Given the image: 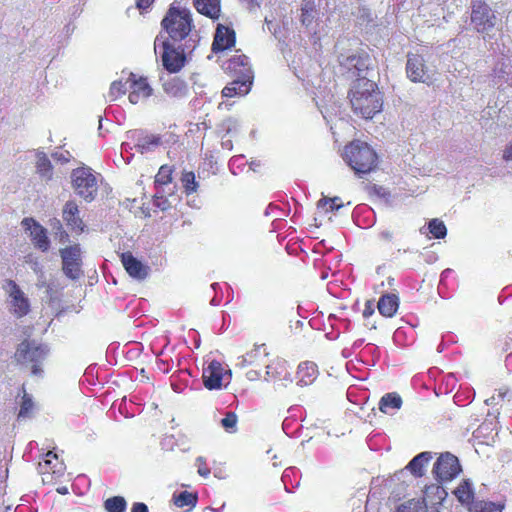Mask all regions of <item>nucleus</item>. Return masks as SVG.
I'll return each instance as SVG.
<instances>
[{
	"instance_id": "obj_1",
	"label": "nucleus",
	"mask_w": 512,
	"mask_h": 512,
	"mask_svg": "<svg viewBox=\"0 0 512 512\" xmlns=\"http://www.w3.org/2000/svg\"><path fill=\"white\" fill-rule=\"evenodd\" d=\"M350 103L355 114L371 119L381 111L383 100L375 82L362 77L354 82L350 90Z\"/></svg>"
},
{
	"instance_id": "obj_2",
	"label": "nucleus",
	"mask_w": 512,
	"mask_h": 512,
	"mask_svg": "<svg viewBox=\"0 0 512 512\" xmlns=\"http://www.w3.org/2000/svg\"><path fill=\"white\" fill-rule=\"evenodd\" d=\"M343 159L358 175L371 172L377 165L376 152L366 142L359 140L345 147Z\"/></svg>"
},
{
	"instance_id": "obj_3",
	"label": "nucleus",
	"mask_w": 512,
	"mask_h": 512,
	"mask_svg": "<svg viewBox=\"0 0 512 512\" xmlns=\"http://www.w3.org/2000/svg\"><path fill=\"white\" fill-rule=\"evenodd\" d=\"M161 25L171 40L182 41L190 35L193 28L192 14L189 9L172 5Z\"/></svg>"
},
{
	"instance_id": "obj_4",
	"label": "nucleus",
	"mask_w": 512,
	"mask_h": 512,
	"mask_svg": "<svg viewBox=\"0 0 512 512\" xmlns=\"http://www.w3.org/2000/svg\"><path fill=\"white\" fill-rule=\"evenodd\" d=\"M195 47V41L191 38L185 44V47L179 50V48H175L171 45L168 38H163L160 34L156 37L154 41V50L157 52L158 50H162L161 52V60L164 68L170 73H177L180 71L185 64V51L193 50Z\"/></svg>"
},
{
	"instance_id": "obj_5",
	"label": "nucleus",
	"mask_w": 512,
	"mask_h": 512,
	"mask_svg": "<svg viewBox=\"0 0 512 512\" xmlns=\"http://www.w3.org/2000/svg\"><path fill=\"white\" fill-rule=\"evenodd\" d=\"M2 289L5 294V306L10 315L21 319L30 313V298L14 280H5Z\"/></svg>"
},
{
	"instance_id": "obj_6",
	"label": "nucleus",
	"mask_w": 512,
	"mask_h": 512,
	"mask_svg": "<svg viewBox=\"0 0 512 512\" xmlns=\"http://www.w3.org/2000/svg\"><path fill=\"white\" fill-rule=\"evenodd\" d=\"M72 187L75 193L87 202L95 199L98 191L97 177L90 167L76 168L71 173Z\"/></svg>"
},
{
	"instance_id": "obj_7",
	"label": "nucleus",
	"mask_w": 512,
	"mask_h": 512,
	"mask_svg": "<svg viewBox=\"0 0 512 512\" xmlns=\"http://www.w3.org/2000/svg\"><path fill=\"white\" fill-rule=\"evenodd\" d=\"M48 350L46 346L37 344L34 341H23L18 345L15 352V359L22 364H31L32 374L40 376L42 369L41 363L45 359Z\"/></svg>"
},
{
	"instance_id": "obj_8",
	"label": "nucleus",
	"mask_w": 512,
	"mask_h": 512,
	"mask_svg": "<svg viewBox=\"0 0 512 512\" xmlns=\"http://www.w3.org/2000/svg\"><path fill=\"white\" fill-rule=\"evenodd\" d=\"M497 16L491 7L483 1H474L471 7V23L480 34H489L497 23Z\"/></svg>"
},
{
	"instance_id": "obj_9",
	"label": "nucleus",
	"mask_w": 512,
	"mask_h": 512,
	"mask_svg": "<svg viewBox=\"0 0 512 512\" xmlns=\"http://www.w3.org/2000/svg\"><path fill=\"white\" fill-rule=\"evenodd\" d=\"M63 273L72 280H77L82 275L81 248L78 244L60 249Z\"/></svg>"
},
{
	"instance_id": "obj_10",
	"label": "nucleus",
	"mask_w": 512,
	"mask_h": 512,
	"mask_svg": "<svg viewBox=\"0 0 512 512\" xmlns=\"http://www.w3.org/2000/svg\"><path fill=\"white\" fill-rule=\"evenodd\" d=\"M460 470L457 457L450 453H444L436 461L433 473L439 481H449L456 477Z\"/></svg>"
},
{
	"instance_id": "obj_11",
	"label": "nucleus",
	"mask_w": 512,
	"mask_h": 512,
	"mask_svg": "<svg viewBox=\"0 0 512 512\" xmlns=\"http://www.w3.org/2000/svg\"><path fill=\"white\" fill-rule=\"evenodd\" d=\"M225 72L242 79H253L254 74L249 59L244 54H236L223 64Z\"/></svg>"
},
{
	"instance_id": "obj_12",
	"label": "nucleus",
	"mask_w": 512,
	"mask_h": 512,
	"mask_svg": "<svg viewBox=\"0 0 512 512\" xmlns=\"http://www.w3.org/2000/svg\"><path fill=\"white\" fill-rule=\"evenodd\" d=\"M266 371L264 380L267 382H281L282 386L292 382L291 374L288 370L287 362L283 359L276 358L265 365Z\"/></svg>"
},
{
	"instance_id": "obj_13",
	"label": "nucleus",
	"mask_w": 512,
	"mask_h": 512,
	"mask_svg": "<svg viewBox=\"0 0 512 512\" xmlns=\"http://www.w3.org/2000/svg\"><path fill=\"white\" fill-rule=\"evenodd\" d=\"M25 231L29 232L33 244L42 252L50 248V240L47 236V230L33 218H24L21 222Z\"/></svg>"
},
{
	"instance_id": "obj_14",
	"label": "nucleus",
	"mask_w": 512,
	"mask_h": 512,
	"mask_svg": "<svg viewBox=\"0 0 512 512\" xmlns=\"http://www.w3.org/2000/svg\"><path fill=\"white\" fill-rule=\"evenodd\" d=\"M127 138L135 142L134 147L141 154L154 151L162 143L160 136L148 134L142 130L129 131Z\"/></svg>"
},
{
	"instance_id": "obj_15",
	"label": "nucleus",
	"mask_w": 512,
	"mask_h": 512,
	"mask_svg": "<svg viewBox=\"0 0 512 512\" xmlns=\"http://www.w3.org/2000/svg\"><path fill=\"white\" fill-rule=\"evenodd\" d=\"M406 73L412 82L428 83L430 80L425 60L418 54H409L407 56Z\"/></svg>"
},
{
	"instance_id": "obj_16",
	"label": "nucleus",
	"mask_w": 512,
	"mask_h": 512,
	"mask_svg": "<svg viewBox=\"0 0 512 512\" xmlns=\"http://www.w3.org/2000/svg\"><path fill=\"white\" fill-rule=\"evenodd\" d=\"M129 81L131 91L129 93L128 99L131 104H138L142 100H145L151 96L152 88L148 84L146 78H136L135 74L130 73Z\"/></svg>"
},
{
	"instance_id": "obj_17",
	"label": "nucleus",
	"mask_w": 512,
	"mask_h": 512,
	"mask_svg": "<svg viewBox=\"0 0 512 512\" xmlns=\"http://www.w3.org/2000/svg\"><path fill=\"white\" fill-rule=\"evenodd\" d=\"M121 262L129 276L136 280H144L149 275V266L143 264L130 252L122 253Z\"/></svg>"
},
{
	"instance_id": "obj_18",
	"label": "nucleus",
	"mask_w": 512,
	"mask_h": 512,
	"mask_svg": "<svg viewBox=\"0 0 512 512\" xmlns=\"http://www.w3.org/2000/svg\"><path fill=\"white\" fill-rule=\"evenodd\" d=\"M225 373H227V371L224 370L220 362L215 360L211 361L208 367L203 370L202 378L204 386L209 390L220 389Z\"/></svg>"
},
{
	"instance_id": "obj_19",
	"label": "nucleus",
	"mask_w": 512,
	"mask_h": 512,
	"mask_svg": "<svg viewBox=\"0 0 512 512\" xmlns=\"http://www.w3.org/2000/svg\"><path fill=\"white\" fill-rule=\"evenodd\" d=\"M235 44V32L233 29L226 27L222 24L217 26L214 41L212 44V50L214 52L224 51L233 47Z\"/></svg>"
},
{
	"instance_id": "obj_20",
	"label": "nucleus",
	"mask_w": 512,
	"mask_h": 512,
	"mask_svg": "<svg viewBox=\"0 0 512 512\" xmlns=\"http://www.w3.org/2000/svg\"><path fill=\"white\" fill-rule=\"evenodd\" d=\"M63 219L73 231L82 232L84 223L79 217V209L74 201H68L63 207Z\"/></svg>"
},
{
	"instance_id": "obj_21",
	"label": "nucleus",
	"mask_w": 512,
	"mask_h": 512,
	"mask_svg": "<svg viewBox=\"0 0 512 512\" xmlns=\"http://www.w3.org/2000/svg\"><path fill=\"white\" fill-rule=\"evenodd\" d=\"M268 356L267 348L264 344L256 345L252 350L238 358L237 366L244 368L249 365L262 363L264 358Z\"/></svg>"
},
{
	"instance_id": "obj_22",
	"label": "nucleus",
	"mask_w": 512,
	"mask_h": 512,
	"mask_svg": "<svg viewBox=\"0 0 512 512\" xmlns=\"http://www.w3.org/2000/svg\"><path fill=\"white\" fill-rule=\"evenodd\" d=\"M253 79L235 78L222 90L224 97L245 96L249 93Z\"/></svg>"
},
{
	"instance_id": "obj_23",
	"label": "nucleus",
	"mask_w": 512,
	"mask_h": 512,
	"mask_svg": "<svg viewBox=\"0 0 512 512\" xmlns=\"http://www.w3.org/2000/svg\"><path fill=\"white\" fill-rule=\"evenodd\" d=\"M318 376L317 365L313 362H303L299 364L297 370V384L307 386L312 384Z\"/></svg>"
},
{
	"instance_id": "obj_24",
	"label": "nucleus",
	"mask_w": 512,
	"mask_h": 512,
	"mask_svg": "<svg viewBox=\"0 0 512 512\" xmlns=\"http://www.w3.org/2000/svg\"><path fill=\"white\" fill-rule=\"evenodd\" d=\"M378 310L385 317H393L399 307V298L395 294H385L378 301Z\"/></svg>"
},
{
	"instance_id": "obj_25",
	"label": "nucleus",
	"mask_w": 512,
	"mask_h": 512,
	"mask_svg": "<svg viewBox=\"0 0 512 512\" xmlns=\"http://www.w3.org/2000/svg\"><path fill=\"white\" fill-rule=\"evenodd\" d=\"M196 10L211 19L220 15V0H193Z\"/></svg>"
},
{
	"instance_id": "obj_26",
	"label": "nucleus",
	"mask_w": 512,
	"mask_h": 512,
	"mask_svg": "<svg viewBox=\"0 0 512 512\" xmlns=\"http://www.w3.org/2000/svg\"><path fill=\"white\" fill-rule=\"evenodd\" d=\"M163 90L167 95L171 97L183 98L188 93V86L183 80L174 77L164 82Z\"/></svg>"
},
{
	"instance_id": "obj_27",
	"label": "nucleus",
	"mask_w": 512,
	"mask_h": 512,
	"mask_svg": "<svg viewBox=\"0 0 512 512\" xmlns=\"http://www.w3.org/2000/svg\"><path fill=\"white\" fill-rule=\"evenodd\" d=\"M432 459L431 452H422L415 456L406 466L414 476L421 477L424 475V467Z\"/></svg>"
},
{
	"instance_id": "obj_28",
	"label": "nucleus",
	"mask_w": 512,
	"mask_h": 512,
	"mask_svg": "<svg viewBox=\"0 0 512 512\" xmlns=\"http://www.w3.org/2000/svg\"><path fill=\"white\" fill-rule=\"evenodd\" d=\"M402 405V399L397 393L384 395L379 402V409L385 414H394Z\"/></svg>"
},
{
	"instance_id": "obj_29",
	"label": "nucleus",
	"mask_w": 512,
	"mask_h": 512,
	"mask_svg": "<svg viewBox=\"0 0 512 512\" xmlns=\"http://www.w3.org/2000/svg\"><path fill=\"white\" fill-rule=\"evenodd\" d=\"M36 170L41 179L49 181L53 177V166L44 152L36 154Z\"/></svg>"
},
{
	"instance_id": "obj_30",
	"label": "nucleus",
	"mask_w": 512,
	"mask_h": 512,
	"mask_svg": "<svg viewBox=\"0 0 512 512\" xmlns=\"http://www.w3.org/2000/svg\"><path fill=\"white\" fill-rule=\"evenodd\" d=\"M300 21L306 28L310 27L317 15L316 4L314 0H303L300 8Z\"/></svg>"
},
{
	"instance_id": "obj_31",
	"label": "nucleus",
	"mask_w": 512,
	"mask_h": 512,
	"mask_svg": "<svg viewBox=\"0 0 512 512\" xmlns=\"http://www.w3.org/2000/svg\"><path fill=\"white\" fill-rule=\"evenodd\" d=\"M455 496L464 505H470L474 499L472 484L465 480L455 490Z\"/></svg>"
},
{
	"instance_id": "obj_32",
	"label": "nucleus",
	"mask_w": 512,
	"mask_h": 512,
	"mask_svg": "<svg viewBox=\"0 0 512 512\" xmlns=\"http://www.w3.org/2000/svg\"><path fill=\"white\" fill-rule=\"evenodd\" d=\"M395 512H427L423 500L411 499L400 504Z\"/></svg>"
},
{
	"instance_id": "obj_33",
	"label": "nucleus",
	"mask_w": 512,
	"mask_h": 512,
	"mask_svg": "<svg viewBox=\"0 0 512 512\" xmlns=\"http://www.w3.org/2000/svg\"><path fill=\"white\" fill-rule=\"evenodd\" d=\"M104 507L107 512H125L127 503L124 497L114 496L104 502Z\"/></svg>"
},
{
	"instance_id": "obj_34",
	"label": "nucleus",
	"mask_w": 512,
	"mask_h": 512,
	"mask_svg": "<svg viewBox=\"0 0 512 512\" xmlns=\"http://www.w3.org/2000/svg\"><path fill=\"white\" fill-rule=\"evenodd\" d=\"M172 170L169 166L163 165L160 167L156 177L155 185L157 189H164V186L171 182Z\"/></svg>"
},
{
	"instance_id": "obj_35",
	"label": "nucleus",
	"mask_w": 512,
	"mask_h": 512,
	"mask_svg": "<svg viewBox=\"0 0 512 512\" xmlns=\"http://www.w3.org/2000/svg\"><path fill=\"white\" fill-rule=\"evenodd\" d=\"M429 232L436 239L444 238L447 234V229L443 221L439 219H432L428 223Z\"/></svg>"
},
{
	"instance_id": "obj_36",
	"label": "nucleus",
	"mask_w": 512,
	"mask_h": 512,
	"mask_svg": "<svg viewBox=\"0 0 512 512\" xmlns=\"http://www.w3.org/2000/svg\"><path fill=\"white\" fill-rule=\"evenodd\" d=\"M355 60L357 61V66L354 72L359 78L366 77L367 71L371 65V59L367 54H363L358 55V58Z\"/></svg>"
},
{
	"instance_id": "obj_37",
	"label": "nucleus",
	"mask_w": 512,
	"mask_h": 512,
	"mask_svg": "<svg viewBox=\"0 0 512 512\" xmlns=\"http://www.w3.org/2000/svg\"><path fill=\"white\" fill-rule=\"evenodd\" d=\"M33 407L34 403L32 401L31 396L28 395L27 393H24L20 405V410L18 413V418H29L31 416Z\"/></svg>"
},
{
	"instance_id": "obj_38",
	"label": "nucleus",
	"mask_w": 512,
	"mask_h": 512,
	"mask_svg": "<svg viewBox=\"0 0 512 512\" xmlns=\"http://www.w3.org/2000/svg\"><path fill=\"white\" fill-rule=\"evenodd\" d=\"M181 181L187 194L196 192L198 183L196 182L195 174L193 172L183 173Z\"/></svg>"
},
{
	"instance_id": "obj_39",
	"label": "nucleus",
	"mask_w": 512,
	"mask_h": 512,
	"mask_svg": "<svg viewBox=\"0 0 512 512\" xmlns=\"http://www.w3.org/2000/svg\"><path fill=\"white\" fill-rule=\"evenodd\" d=\"M127 91L125 84L122 81H114L110 85L108 92L109 101H115L120 96L124 95Z\"/></svg>"
},
{
	"instance_id": "obj_40",
	"label": "nucleus",
	"mask_w": 512,
	"mask_h": 512,
	"mask_svg": "<svg viewBox=\"0 0 512 512\" xmlns=\"http://www.w3.org/2000/svg\"><path fill=\"white\" fill-rule=\"evenodd\" d=\"M164 189H157L154 195V205L162 211H166L172 207L171 201L165 197Z\"/></svg>"
},
{
	"instance_id": "obj_41",
	"label": "nucleus",
	"mask_w": 512,
	"mask_h": 512,
	"mask_svg": "<svg viewBox=\"0 0 512 512\" xmlns=\"http://www.w3.org/2000/svg\"><path fill=\"white\" fill-rule=\"evenodd\" d=\"M328 204H329V208L326 209V212L329 210L337 211L343 206V203L341 202L339 197H334V198L323 197L318 201L317 207L319 209L325 208Z\"/></svg>"
},
{
	"instance_id": "obj_42",
	"label": "nucleus",
	"mask_w": 512,
	"mask_h": 512,
	"mask_svg": "<svg viewBox=\"0 0 512 512\" xmlns=\"http://www.w3.org/2000/svg\"><path fill=\"white\" fill-rule=\"evenodd\" d=\"M237 415L234 412H228L221 420L222 427L229 433L236 431Z\"/></svg>"
},
{
	"instance_id": "obj_43",
	"label": "nucleus",
	"mask_w": 512,
	"mask_h": 512,
	"mask_svg": "<svg viewBox=\"0 0 512 512\" xmlns=\"http://www.w3.org/2000/svg\"><path fill=\"white\" fill-rule=\"evenodd\" d=\"M196 496L187 491L181 492L176 498V505L179 507L193 506L196 503Z\"/></svg>"
},
{
	"instance_id": "obj_44",
	"label": "nucleus",
	"mask_w": 512,
	"mask_h": 512,
	"mask_svg": "<svg viewBox=\"0 0 512 512\" xmlns=\"http://www.w3.org/2000/svg\"><path fill=\"white\" fill-rule=\"evenodd\" d=\"M358 58V55L352 54V55H344L341 54L338 57L339 63L341 66L345 67L348 71H355L357 66V61L355 59Z\"/></svg>"
},
{
	"instance_id": "obj_45",
	"label": "nucleus",
	"mask_w": 512,
	"mask_h": 512,
	"mask_svg": "<svg viewBox=\"0 0 512 512\" xmlns=\"http://www.w3.org/2000/svg\"><path fill=\"white\" fill-rule=\"evenodd\" d=\"M511 397H512V393L509 389H499L498 395L492 396V397L486 399L485 403H486V405H496V404H498V399H502V400L507 399L508 401H510Z\"/></svg>"
},
{
	"instance_id": "obj_46",
	"label": "nucleus",
	"mask_w": 512,
	"mask_h": 512,
	"mask_svg": "<svg viewBox=\"0 0 512 512\" xmlns=\"http://www.w3.org/2000/svg\"><path fill=\"white\" fill-rule=\"evenodd\" d=\"M504 506L494 502H481L476 512H502Z\"/></svg>"
},
{
	"instance_id": "obj_47",
	"label": "nucleus",
	"mask_w": 512,
	"mask_h": 512,
	"mask_svg": "<svg viewBox=\"0 0 512 512\" xmlns=\"http://www.w3.org/2000/svg\"><path fill=\"white\" fill-rule=\"evenodd\" d=\"M195 464L197 466V472L200 476L207 478L210 475V469L207 467L206 459L204 457H197Z\"/></svg>"
},
{
	"instance_id": "obj_48",
	"label": "nucleus",
	"mask_w": 512,
	"mask_h": 512,
	"mask_svg": "<svg viewBox=\"0 0 512 512\" xmlns=\"http://www.w3.org/2000/svg\"><path fill=\"white\" fill-rule=\"evenodd\" d=\"M52 158L62 164L69 162L72 159V155L67 150H57L52 153Z\"/></svg>"
},
{
	"instance_id": "obj_49",
	"label": "nucleus",
	"mask_w": 512,
	"mask_h": 512,
	"mask_svg": "<svg viewBox=\"0 0 512 512\" xmlns=\"http://www.w3.org/2000/svg\"><path fill=\"white\" fill-rule=\"evenodd\" d=\"M379 238L384 242H391L393 239V232L389 229H383L379 233Z\"/></svg>"
},
{
	"instance_id": "obj_50",
	"label": "nucleus",
	"mask_w": 512,
	"mask_h": 512,
	"mask_svg": "<svg viewBox=\"0 0 512 512\" xmlns=\"http://www.w3.org/2000/svg\"><path fill=\"white\" fill-rule=\"evenodd\" d=\"M37 287L46 288V292L50 294L52 292V288L50 284H47L45 277L41 278V275L38 276Z\"/></svg>"
},
{
	"instance_id": "obj_51",
	"label": "nucleus",
	"mask_w": 512,
	"mask_h": 512,
	"mask_svg": "<svg viewBox=\"0 0 512 512\" xmlns=\"http://www.w3.org/2000/svg\"><path fill=\"white\" fill-rule=\"evenodd\" d=\"M131 512H149V510L145 503L137 502L133 504Z\"/></svg>"
},
{
	"instance_id": "obj_52",
	"label": "nucleus",
	"mask_w": 512,
	"mask_h": 512,
	"mask_svg": "<svg viewBox=\"0 0 512 512\" xmlns=\"http://www.w3.org/2000/svg\"><path fill=\"white\" fill-rule=\"evenodd\" d=\"M57 226L59 229V241L61 243H66L69 240V235L63 230L62 225L59 221H57Z\"/></svg>"
},
{
	"instance_id": "obj_53",
	"label": "nucleus",
	"mask_w": 512,
	"mask_h": 512,
	"mask_svg": "<svg viewBox=\"0 0 512 512\" xmlns=\"http://www.w3.org/2000/svg\"><path fill=\"white\" fill-rule=\"evenodd\" d=\"M246 377L249 381H256L258 379H260L261 377V373L260 371L258 370H249L247 373H246Z\"/></svg>"
},
{
	"instance_id": "obj_54",
	"label": "nucleus",
	"mask_w": 512,
	"mask_h": 512,
	"mask_svg": "<svg viewBox=\"0 0 512 512\" xmlns=\"http://www.w3.org/2000/svg\"><path fill=\"white\" fill-rule=\"evenodd\" d=\"M32 270L39 276L41 275V278H43V267L38 261H34L31 263Z\"/></svg>"
},
{
	"instance_id": "obj_55",
	"label": "nucleus",
	"mask_w": 512,
	"mask_h": 512,
	"mask_svg": "<svg viewBox=\"0 0 512 512\" xmlns=\"http://www.w3.org/2000/svg\"><path fill=\"white\" fill-rule=\"evenodd\" d=\"M374 313L373 305L370 301L366 302L365 309L363 311V317L368 318Z\"/></svg>"
},
{
	"instance_id": "obj_56",
	"label": "nucleus",
	"mask_w": 512,
	"mask_h": 512,
	"mask_svg": "<svg viewBox=\"0 0 512 512\" xmlns=\"http://www.w3.org/2000/svg\"><path fill=\"white\" fill-rule=\"evenodd\" d=\"M241 1L247 5V8L249 10H254V9L260 7L259 0H241Z\"/></svg>"
},
{
	"instance_id": "obj_57",
	"label": "nucleus",
	"mask_w": 512,
	"mask_h": 512,
	"mask_svg": "<svg viewBox=\"0 0 512 512\" xmlns=\"http://www.w3.org/2000/svg\"><path fill=\"white\" fill-rule=\"evenodd\" d=\"M153 1L154 0H136V5L138 9L144 10L148 8L153 3Z\"/></svg>"
},
{
	"instance_id": "obj_58",
	"label": "nucleus",
	"mask_w": 512,
	"mask_h": 512,
	"mask_svg": "<svg viewBox=\"0 0 512 512\" xmlns=\"http://www.w3.org/2000/svg\"><path fill=\"white\" fill-rule=\"evenodd\" d=\"M504 159L507 161L512 160V141L511 144L506 148L503 155Z\"/></svg>"
},
{
	"instance_id": "obj_59",
	"label": "nucleus",
	"mask_w": 512,
	"mask_h": 512,
	"mask_svg": "<svg viewBox=\"0 0 512 512\" xmlns=\"http://www.w3.org/2000/svg\"><path fill=\"white\" fill-rule=\"evenodd\" d=\"M51 458L57 459V455L55 453H53L52 451H49L46 454V459L44 460V465L45 466H49L51 464V462H52Z\"/></svg>"
},
{
	"instance_id": "obj_60",
	"label": "nucleus",
	"mask_w": 512,
	"mask_h": 512,
	"mask_svg": "<svg viewBox=\"0 0 512 512\" xmlns=\"http://www.w3.org/2000/svg\"><path fill=\"white\" fill-rule=\"evenodd\" d=\"M121 148L122 151H128V149H130V145L128 143H123Z\"/></svg>"
},
{
	"instance_id": "obj_61",
	"label": "nucleus",
	"mask_w": 512,
	"mask_h": 512,
	"mask_svg": "<svg viewBox=\"0 0 512 512\" xmlns=\"http://www.w3.org/2000/svg\"><path fill=\"white\" fill-rule=\"evenodd\" d=\"M67 491V488L61 489V493H65Z\"/></svg>"
},
{
	"instance_id": "obj_62",
	"label": "nucleus",
	"mask_w": 512,
	"mask_h": 512,
	"mask_svg": "<svg viewBox=\"0 0 512 512\" xmlns=\"http://www.w3.org/2000/svg\"><path fill=\"white\" fill-rule=\"evenodd\" d=\"M67 491V488L61 489V493H65Z\"/></svg>"
},
{
	"instance_id": "obj_63",
	"label": "nucleus",
	"mask_w": 512,
	"mask_h": 512,
	"mask_svg": "<svg viewBox=\"0 0 512 512\" xmlns=\"http://www.w3.org/2000/svg\"><path fill=\"white\" fill-rule=\"evenodd\" d=\"M212 304H213V305H217V303H216V300H215V299H213V300H212Z\"/></svg>"
},
{
	"instance_id": "obj_64",
	"label": "nucleus",
	"mask_w": 512,
	"mask_h": 512,
	"mask_svg": "<svg viewBox=\"0 0 512 512\" xmlns=\"http://www.w3.org/2000/svg\"><path fill=\"white\" fill-rule=\"evenodd\" d=\"M217 283L212 284L213 289H215Z\"/></svg>"
}]
</instances>
